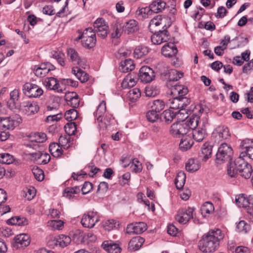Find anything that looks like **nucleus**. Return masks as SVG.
Wrapping results in <instances>:
<instances>
[{"label": "nucleus", "mask_w": 253, "mask_h": 253, "mask_svg": "<svg viewBox=\"0 0 253 253\" xmlns=\"http://www.w3.org/2000/svg\"><path fill=\"white\" fill-rule=\"evenodd\" d=\"M67 54L70 60L75 63L79 61L80 57L77 51L73 48H68L67 50Z\"/></svg>", "instance_id": "nucleus-47"}, {"label": "nucleus", "mask_w": 253, "mask_h": 253, "mask_svg": "<svg viewBox=\"0 0 253 253\" xmlns=\"http://www.w3.org/2000/svg\"><path fill=\"white\" fill-rule=\"evenodd\" d=\"M253 146V141L250 139H246L242 141L240 144L241 151H245Z\"/></svg>", "instance_id": "nucleus-60"}, {"label": "nucleus", "mask_w": 253, "mask_h": 253, "mask_svg": "<svg viewBox=\"0 0 253 253\" xmlns=\"http://www.w3.org/2000/svg\"><path fill=\"white\" fill-rule=\"evenodd\" d=\"M169 36V34L167 30H160L158 33L155 32L151 36V41L154 44H160L162 42L168 41Z\"/></svg>", "instance_id": "nucleus-19"}, {"label": "nucleus", "mask_w": 253, "mask_h": 253, "mask_svg": "<svg viewBox=\"0 0 253 253\" xmlns=\"http://www.w3.org/2000/svg\"><path fill=\"white\" fill-rule=\"evenodd\" d=\"M159 70L161 73L165 76H168L169 81H177L183 77V73L178 72L175 69H169L167 66L164 63L159 64Z\"/></svg>", "instance_id": "nucleus-9"}, {"label": "nucleus", "mask_w": 253, "mask_h": 253, "mask_svg": "<svg viewBox=\"0 0 253 253\" xmlns=\"http://www.w3.org/2000/svg\"><path fill=\"white\" fill-rule=\"evenodd\" d=\"M124 31L122 26L121 25H115L111 32V36L112 38H120Z\"/></svg>", "instance_id": "nucleus-51"}, {"label": "nucleus", "mask_w": 253, "mask_h": 253, "mask_svg": "<svg viewBox=\"0 0 253 253\" xmlns=\"http://www.w3.org/2000/svg\"><path fill=\"white\" fill-rule=\"evenodd\" d=\"M49 150L51 154L56 158L59 157L62 153L61 147L57 143L50 144L49 146Z\"/></svg>", "instance_id": "nucleus-35"}, {"label": "nucleus", "mask_w": 253, "mask_h": 253, "mask_svg": "<svg viewBox=\"0 0 253 253\" xmlns=\"http://www.w3.org/2000/svg\"><path fill=\"white\" fill-rule=\"evenodd\" d=\"M99 219L100 216L97 212L88 211L83 214L81 222L84 227L91 228L99 221Z\"/></svg>", "instance_id": "nucleus-5"}, {"label": "nucleus", "mask_w": 253, "mask_h": 253, "mask_svg": "<svg viewBox=\"0 0 253 253\" xmlns=\"http://www.w3.org/2000/svg\"><path fill=\"white\" fill-rule=\"evenodd\" d=\"M94 30L95 31L94 33H96L99 37L104 39L107 36L109 27L108 25H104Z\"/></svg>", "instance_id": "nucleus-52"}, {"label": "nucleus", "mask_w": 253, "mask_h": 253, "mask_svg": "<svg viewBox=\"0 0 253 253\" xmlns=\"http://www.w3.org/2000/svg\"><path fill=\"white\" fill-rule=\"evenodd\" d=\"M139 79L141 82L144 83H150L155 78L154 71L148 66L142 67L139 70Z\"/></svg>", "instance_id": "nucleus-11"}, {"label": "nucleus", "mask_w": 253, "mask_h": 253, "mask_svg": "<svg viewBox=\"0 0 253 253\" xmlns=\"http://www.w3.org/2000/svg\"><path fill=\"white\" fill-rule=\"evenodd\" d=\"M125 33L129 35L138 30L137 22L135 20H130L126 22L122 26Z\"/></svg>", "instance_id": "nucleus-24"}, {"label": "nucleus", "mask_w": 253, "mask_h": 253, "mask_svg": "<svg viewBox=\"0 0 253 253\" xmlns=\"http://www.w3.org/2000/svg\"><path fill=\"white\" fill-rule=\"evenodd\" d=\"M80 191V189L79 186L67 187L64 190L63 194V196L71 199L74 197V194L79 193Z\"/></svg>", "instance_id": "nucleus-40"}, {"label": "nucleus", "mask_w": 253, "mask_h": 253, "mask_svg": "<svg viewBox=\"0 0 253 253\" xmlns=\"http://www.w3.org/2000/svg\"><path fill=\"white\" fill-rule=\"evenodd\" d=\"M20 108L26 115L29 116L37 113L39 107L38 103L30 100H24L20 103Z\"/></svg>", "instance_id": "nucleus-10"}, {"label": "nucleus", "mask_w": 253, "mask_h": 253, "mask_svg": "<svg viewBox=\"0 0 253 253\" xmlns=\"http://www.w3.org/2000/svg\"><path fill=\"white\" fill-rule=\"evenodd\" d=\"M21 122V118L17 114L8 117L0 118V128L12 130L18 126Z\"/></svg>", "instance_id": "nucleus-4"}, {"label": "nucleus", "mask_w": 253, "mask_h": 253, "mask_svg": "<svg viewBox=\"0 0 253 253\" xmlns=\"http://www.w3.org/2000/svg\"><path fill=\"white\" fill-rule=\"evenodd\" d=\"M214 210V208L213 204L209 202H205L201 208V213L204 217L212 213Z\"/></svg>", "instance_id": "nucleus-36"}, {"label": "nucleus", "mask_w": 253, "mask_h": 253, "mask_svg": "<svg viewBox=\"0 0 253 253\" xmlns=\"http://www.w3.org/2000/svg\"><path fill=\"white\" fill-rule=\"evenodd\" d=\"M188 92V89L187 87L183 85L176 84L172 86L171 88V94L179 98L183 97L187 94Z\"/></svg>", "instance_id": "nucleus-27"}, {"label": "nucleus", "mask_w": 253, "mask_h": 253, "mask_svg": "<svg viewBox=\"0 0 253 253\" xmlns=\"http://www.w3.org/2000/svg\"><path fill=\"white\" fill-rule=\"evenodd\" d=\"M190 132L189 126L184 123H173L170 126V132L175 137H184Z\"/></svg>", "instance_id": "nucleus-6"}, {"label": "nucleus", "mask_w": 253, "mask_h": 253, "mask_svg": "<svg viewBox=\"0 0 253 253\" xmlns=\"http://www.w3.org/2000/svg\"><path fill=\"white\" fill-rule=\"evenodd\" d=\"M238 171L242 177L248 179L251 176L253 169L250 164L243 158L239 157L234 163H230L227 168V173L231 177H235Z\"/></svg>", "instance_id": "nucleus-2"}, {"label": "nucleus", "mask_w": 253, "mask_h": 253, "mask_svg": "<svg viewBox=\"0 0 253 253\" xmlns=\"http://www.w3.org/2000/svg\"><path fill=\"white\" fill-rule=\"evenodd\" d=\"M178 113V111L173 113L170 110H166L161 114L160 120L161 122L168 124L171 122L176 115H179Z\"/></svg>", "instance_id": "nucleus-28"}, {"label": "nucleus", "mask_w": 253, "mask_h": 253, "mask_svg": "<svg viewBox=\"0 0 253 253\" xmlns=\"http://www.w3.org/2000/svg\"><path fill=\"white\" fill-rule=\"evenodd\" d=\"M44 84L46 87L50 90H53L58 93H62L65 89L64 86L59 84V81L55 78H46L44 81Z\"/></svg>", "instance_id": "nucleus-13"}, {"label": "nucleus", "mask_w": 253, "mask_h": 253, "mask_svg": "<svg viewBox=\"0 0 253 253\" xmlns=\"http://www.w3.org/2000/svg\"><path fill=\"white\" fill-rule=\"evenodd\" d=\"M193 211L194 209L190 207L179 210L175 216V220L180 223L185 224L193 217Z\"/></svg>", "instance_id": "nucleus-12"}, {"label": "nucleus", "mask_w": 253, "mask_h": 253, "mask_svg": "<svg viewBox=\"0 0 253 253\" xmlns=\"http://www.w3.org/2000/svg\"><path fill=\"white\" fill-rule=\"evenodd\" d=\"M146 117L148 121L153 123L158 119V113L151 109V110L149 111L146 113Z\"/></svg>", "instance_id": "nucleus-56"}, {"label": "nucleus", "mask_w": 253, "mask_h": 253, "mask_svg": "<svg viewBox=\"0 0 253 253\" xmlns=\"http://www.w3.org/2000/svg\"><path fill=\"white\" fill-rule=\"evenodd\" d=\"M103 248L109 253H120L121 249L117 244L111 241H105L102 244Z\"/></svg>", "instance_id": "nucleus-26"}, {"label": "nucleus", "mask_w": 253, "mask_h": 253, "mask_svg": "<svg viewBox=\"0 0 253 253\" xmlns=\"http://www.w3.org/2000/svg\"><path fill=\"white\" fill-rule=\"evenodd\" d=\"M140 91L138 88L130 89L127 93L128 98L131 102H135L140 97Z\"/></svg>", "instance_id": "nucleus-45"}, {"label": "nucleus", "mask_w": 253, "mask_h": 253, "mask_svg": "<svg viewBox=\"0 0 253 253\" xmlns=\"http://www.w3.org/2000/svg\"><path fill=\"white\" fill-rule=\"evenodd\" d=\"M151 109L158 113L164 109L165 103L163 100H155L149 104Z\"/></svg>", "instance_id": "nucleus-42"}, {"label": "nucleus", "mask_w": 253, "mask_h": 253, "mask_svg": "<svg viewBox=\"0 0 253 253\" xmlns=\"http://www.w3.org/2000/svg\"><path fill=\"white\" fill-rule=\"evenodd\" d=\"M27 220L24 217L15 216L9 219L7 223L11 225H24L27 224Z\"/></svg>", "instance_id": "nucleus-39"}, {"label": "nucleus", "mask_w": 253, "mask_h": 253, "mask_svg": "<svg viewBox=\"0 0 253 253\" xmlns=\"http://www.w3.org/2000/svg\"><path fill=\"white\" fill-rule=\"evenodd\" d=\"M144 241V239L140 236H136L132 238L128 243V250L130 252L138 250Z\"/></svg>", "instance_id": "nucleus-21"}, {"label": "nucleus", "mask_w": 253, "mask_h": 253, "mask_svg": "<svg viewBox=\"0 0 253 253\" xmlns=\"http://www.w3.org/2000/svg\"><path fill=\"white\" fill-rule=\"evenodd\" d=\"M136 75L134 73L128 74L123 80L121 85L123 88L133 87L137 81Z\"/></svg>", "instance_id": "nucleus-23"}, {"label": "nucleus", "mask_w": 253, "mask_h": 253, "mask_svg": "<svg viewBox=\"0 0 253 253\" xmlns=\"http://www.w3.org/2000/svg\"><path fill=\"white\" fill-rule=\"evenodd\" d=\"M14 161L13 157L8 153L0 154V163L9 165Z\"/></svg>", "instance_id": "nucleus-48"}, {"label": "nucleus", "mask_w": 253, "mask_h": 253, "mask_svg": "<svg viewBox=\"0 0 253 253\" xmlns=\"http://www.w3.org/2000/svg\"><path fill=\"white\" fill-rule=\"evenodd\" d=\"M24 94L30 98H37L43 94V90L38 85L30 83H25L23 86Z\"/></svg>", "instance_id": "nucleus-7"}, {"label": "nucleus", "mask_w": 253, "mask_h": 253, "mask_svg": "<svg viewBox=\"0 0 253 253\" xmlns=\"http://www.w3.org/2000/svg\"><path fill=\"white\" fill-rule=\"evenodd\" d=\"M77 112L75 109L67 111L64 115L66 120L68 121H72L75 120L77 117Z\"/></svg>", "instance_id": "nucleus-55"}, {"label": "nucleus", "mask_w": 253, "mask_h": 253, "mask_svg": "<svg viewBox=\"0 0 253 253\" xmlns=\"http://www.w3.org/2000/svg\"><path fill=\"white\" fill-rule=\"evenodd\" d=\"M186 180V174L183 171H180L177 173L175 179L176 187L178 189L183 188Z\"/></svg>", "instance_id": "nucleus-37"}, {"label": "nucleus", "mask_w": 253, "mask_h": 253, "mask_svg": "<svg viewBox=\"0 0 253 253\" xmlns=\"http://www.w3.org/2000/svg\"><path fill=\"white\" fill-rule=\"evenodd\" d=\"M224 234L219 228L210 229L202 236L199 243V248L203 253H212L218 249Z\"/></svg>", "instance_id": "nucleus-1"}, {"label": "nucleus", "mask_w": 253, "mask_h": 253, "mask_svg": "<svg viewBox=\"0 0 253 253\" xmlns=\"http://www.w3.org/2000/svg\"><path fill=\"white\" fill-rule=\"evenodd\" d=\"M53 56L61 66H64L65 65V55L64 53L62 52L56 53Z\"/></svg>", "instance_id": "nucleus-61"}, {"label": "nucleus", "mask_w": 253, "mask_h": 253, "mask_svg": "<svg viewBox=\"0 0 253 253\" xmlns=\"http://www.w3.org/2000/svg\"><path fill=\"white\" fill-rule=\"evenodd\" d=\"M116 222L114 219H109L105 221L104 223L103 226L106 230L110 231L115 227Z\"/></svg>", "instance_id": "nucleus-63"}, {"label": "nucleus", "mask_w": 253, "mask_h": 253, "mask_svg": "<svg viewBox=\"0 0 253 253\" xmlns=\"http://www.w3.org/2000/svg\"><path fill=\"white\" fill-rule=\"evenodd\" d=\"M166 3L163 0H155L149 5L151 12L158 13L162 12L165 8Z\"/></svg>", "instance_id": "nucleus-25"}, {"label": "nucleus", "mask_w": 253, "mask_h": 253, "mask_svg": "<svg viewBox=\"0 0 253 253\" xmlns=\"http://www.w3.org/2000/svg\"><path fill=\"white\" fill-rule=\"evenodd\" d=\"M233 151L231 146L226 143H222L218 147L216 154L217 163L228 162L232 159Z\"/></svg>", "instance_id": "nucleus-3"}, {"label": "nucleus", "mask_w": 253, "mask_h": 253, "mask_svg": "<svg viewBox=\"0 0 253 253\" xmlns=\"http://www.w3.org/2000/svg\"><path fill=\"white\" fill-rule=\"evenodd\" d=\"M149 52L147 47L144 46H138L134 51V57L136 58H140L146 55Z\"/></svg>", "instance_id": "nucleus-43"}, {"label": "nucleus", "mask_w": 253, "mask_h": 253, "mask_svg": "<svg viewBox=\"0 0 253 253\" xmlns=\"http://www.w3.org/2000/svg\"><path fill=\"white\" fill-rule=\"evenodd\" d=\"M33 174L35 178L38 181H42L44 178V174L43 171L39 168L34 169L33 170Z\"/></svg>", "instance_id": "nucleus-62"}, {"label": "nucleus", "mask_w": 253, "mask_h": 253, "mask_svg": "<svg viewBox=\"0 0 253 253\" xmlns=\"http://www.w3.org/2000/svg\"><path fill=\"white\" fill-rule=\"evenodd\" d=\"M199 119V116L198 115H197V112L193 113L192 117L190 118L188 124H186L189 126L190 132L191 130V129H194V128H196L198 126Z\"/></svg>", "instance_id": "nucleus-44"}, {"label": "nucleus", "mask_w": 253, "mask_h": 253, "mask_svg": "<svg viewBox=\"0 0 253 253\" xmlns=\"http://www.w3.org/2000/svg\"><path fill=\"white\" fill-rule=\"evenodd\" d=\"M235 203L239 207L244 209L247 207L248 205H249L248 197L246 198L244 194H240L237 196L235 199Z\"/></svg>", "instance_id": "nucleus-41"}, {"label": "nucleus", "mask_w": 253, "mask_h": 253, "mask_svg": "<svg viewBox=\"0 0 253 253\" xmlns=\"http://www.w3.org/2000/svg\"><path fill=\"white\" fill-rule=\"evenodd\" d=\"M46 135L43 132H36L30 137V144L31 146H33L36 148L38 147L41 150L42 148V143H43L46 140Z\"/></svg>", "instance_id": "nucleus-18"}, {"label": "nucleus", "mask_w": 253, "mask_h": 253, "mask_svg": "<svg viewBox=\"0 0 253 253\" xmlns=\"http://www.w3.org/2000/svg\"><path fill=\"white\" fill-rule=\"evenodd\" d=\"M217 135L221 140L228 139L230 137V134L228 129L224 126H219L216 129Z\"/></svg>", "instance_id": "nucleus-38"}, {"label": "nucleus", "mask_w": 253, "mask_h": 253, "mask_svg": "<svg viewBox=\"0 0 253 253\" xmlns=\"http://www.w3.org/2000/svg\"><path fill=\"white\" fill-rule=\"evenodd\" d=\"M71 242V239L69 236L61 234L49 241L48 244L50 246H59L61 248H64L69 245Z\"/></svg>", "instance_id": "nucleus-17"}, {"label": "nucleus", "mask_w": 253, "mask_h": 253, "mask_svg": "<svg viewBox=\"0 0 253 253\" xmlns=\"http://www.w3.org/2000/svg\"><path fill=\"white\" fill-rule=\"evenodd\" d=\"M106 103L104 101H102L98 106L96 111L94 113V115L99 122H103L106 126H107L109 124L111 118L108 119L107 116L104 117V115L106 112Z\"/></svg>", "instance_id": "nucleus-14"}, {"label": "nucleus", "mask_w": 253, "mask_h": 253, "mask_svg": "<svg viewBox=\"0 0 253 253\" xmlns=\"http://www.w3.org/2000/svg\"><path fill=\"white\" fill-rule=\"evenodd\" d=\"M30 243V237L28 234H20L15 237L12 246L14 248L18 249L28 246Z\"/></svg>", "instance_id": "nucleus-15"}, {"label": "nucleus", "mask_w": 253, "mask_h": 253, "mask_svg": "<svg viewBox=\"0 0 253 253\" xmlns=\"http://www.w3.org/2000/svg\"><path fill=\"white\" fill-rule=\"evenodd\" d=\"M250 229V226L244 220L240 221L236 226V230L239 232L246 233Z\"/></svg>", "instance_id": "nucleus-50"}, {"label": "nucleus", "mask_w": 253, "mask_h": 253, "mask_svg": "<svg viewBox=\"0 0 253 253\" xmlns=\"http://www.w3.org/2000/svg\"><path fill=\"white\" fill-rule=\"evenodd\" d=\"M51 64L47 63L46 64H42L39 66H35L34 69V72L35 75L39 78L44 77L50 71L54 70L55 67L50 68Z\"/></svg>", "instance_id": "nucleus-20"}, {"label": "nucleus", "mask_w": 253, "mask_h": 253, "mask_svg": "<svg viewBox=\"0 0 253 253\" xmlns=\"http://www.w3.org/2000/svg\"><path fill=\"white\" fill-rule=\"evenodd\" d=\"M150 11H151V10H150L149 7H146L138 8L136 10V13L138 16L142 17L144 18H148V15Z\"/></svg>", "instance_id": "nucleus-58"}, {"label": "nucleus", "mask_w": 253, "mask_h": 253, "mask_svg": "<svg viewBox=\"0 0 253 253\" xmlns=\"http://www.w3.org/2000/svg\"><path fill=\"white\" fill-rule=\"evenodd\" d=\"M147 229V225L143 222L132 223L128 224L126 228V233L128 234H141Z\"/></svg>", "instance_id": "nucleus-16"}, {"label": "nucleus", "mask_w": 253, "mask_h": 253, "mask_svg": "<svg viewBox=\"0 0 253 253\" xmlns=\"http://www.w3.org/2000/svg\"><path fill=\"white\" fill-rule=\"evenodd\" d=\"M82 37H84V39L82 40L83 45L86 48L93 47L96 43V35L92 28H88L85 29L82 34Z\"/></svg>", "instance_id": "nucleus-8"}, {"label": "nucleus", "mask_w": 253, "mask_h": 253, "mask_svg": "<svg viewBox=\"0 0 253 253\" xmlns=\"http://www.w3.org/2000/svg\"><path fill=\"white\" fill-rule=\"evenodd\" d=\"M193 144V141L191 136L186 135L183 137L179 143V148L182 151H186L190 149Z\"/></svg>", "instance_id": "nucleus-31"}, {"label": "nucleus", "mask_w": 253, "mask_h": 253, "mask_svg": "<svg viewBox=\"0 0 253 253\" xmlns=\"http://www.w3.org/2000/svg\"><path fill=\"white\" fill-rule=\"evenodd\" d=\"M77 125L74 122H70L66 124L64 126V129L66 132L69 135H72L75 134L77 129Z\"/></svg>", "instance_id": "nucleus-54"}, {"label": "nucleus", "mask_w": 253, "mask_h": 253, "mask_svg": "<svg viewBox=\"0 0 253 253\" xmlns=\"http://www.w3.org/2000/svg\"><path fill=\"white\" fill-rule=\"evenodd\" d=\"M162 18L161 15H157L153 18L150 22L148 26L149 29L151 32H153L154 28L162 24Z\"/></svg>", "instance_id": "nucleus-46"}, {"label": "nucleus", "mask_w": 253, "mask_h": 253, "mask_svg": "<svg viewBox=\"0 0 253 253\" xmlns=\"http://www.w3.org/2000/svg\"><path fill=\"white\" fill-rule=\"evenodd\" d=\"M62 86L68 85L72 87H77L78 85V82L71 79H63L60 81Z\"/></svg>", "instance_id": "nucleus-59"}, {"label": "nucleus", "mask_w": 253, "mask_h": 253, "mask_svg": "<svg viewBox=\"0 0 253 253\" xmlns=\"http://www.w3.org/2000/svg\"><path fill=\"white\" fill-rule=\"evenodd\" d=\"M134 69L133 61L131 59H127L121 62L120 70L123 72H127Z\"/></svg>", "instance_id": "nucleus-33"}, {"label": "nucleus", "mask_w": 253, "mask_h": 253, "mask_svg": "<svg viewBox=\"0 0 253 253\" xmlns=\"http://www.w3.org/2000/svg\"><path fill=\"white\" fill-rule=\"evenodd\" d=\"M201 167L199 161L194 159H190L186 163L185 168L187 171L193 172L198 170Z\"/></svg>", "instance_id": "nucleus-30"}, {"label": "nucleus", "mask_w": 253, "mask_h": 253, "mask_svg": "<svg viewBox=\"0 0 253 253\" xmlns=\"http://www.w3.org/2000/svg\"><path fill=\"white\" fill-rule=\"evenodd\" d=\"M179 99L180 100L181 109L178 111V114H179L180 115L182 114L183 115V116L182 117L181 119L184 121L188 117L187 114L185 113H186L185 108L188 105L190 104V100L189 98H187V97H184L179 98Z\"/></svg>", "instance_id": "nucleus-34"}, {"label": "nucleus", "mask_w": 253, "mask_h": 253, "mask_svg": "<svg viewBox=\"0 0 253 253\" xmlns=\"http://www.w3.org/2000/svg\"><path fill=\"white\" fill-rule=\"evenodd\" d=\"M162 53L166 57L174 56L177 53V49L173 43L169 42L165 44L162 48Z\"/></svg>", "instance_id": "nucleus-22"}, {"label": "nucleus", "mask_w": 253, "mask_h": 253, "mask_svg": "<svg viewBox=\"0 0 253 253\" xmlns=\"http://www.w3.org/2000/svg\"><path fill=\"white\" fill-rule=\"evenodd\" d=\"M63 222L61 220H52L48 222V226L54 230H60L63 226Z\"/></svg>", "instance_id": "nucleus-57"}, {"label": "nucleus", "mask_w": 253, "mask_h": 253, "mask_svg": "<svg viewBox=\"0 0 253 253\" xmlns=\"http://www.w3.org/2000/svg\"><path fill=\"white\" fill-rule=\"evenodd\" d=\"M169 107L172 109H181L180 100L179 97H175L173 98L169 99Z\"/></svg>", "instance_id": "nucleus-53"}, {"label": "nucleus", "mask_w": 253, "mask_h": 253, "mask_svg": "<svg viewBox=\"0 0 253 253\" xmlns=\"http://www.w3.org/2000/svg\"><path fill=\"white\" fill-rule=\"evenodd\" d=\"M201 152L205 160L206 161L211 154L212 146L208 143H205L202 148Z\"/></svg>", "instance_id": "nucleus-49"}, {"label": "nucleus", "mask_w": 253, "mask_h": 253, "mask_svg": "<svg viewBox=\"0 0 253 253\" xmlns=\"http://www.w3.org/2000/svg\"><path fill=\"white\" fill-rule=\"evenodd\" d=\"M206 129L203 127H200L193 129L192 135L193 139L197 141H202L206 135Z\"/></svg>", "instance_id": "nucleus-32"}, {"label": "nucleus", "mask_w": 253, "mask_h": 253, "mask_svg": "<svg viewBox=\"0 0 253 253\" xmlns=\"http://www.w3.org/2000/svg\"><path fill=\"white\" fill-rule=\"evenodd\" d=\"M72 73L75 75L77 78L82 83L87 82L88 80V75L78 67H73L72 69Z\"/></svg>", "instance_id": "nucleus-29"}, {"label": "nucleus", "mask_w": 253, "mask_h": 253, "mask_svg": "<svg viewBox=\"0 0 253 253\" xmlns=\"http://www.w3.org/2000/svg\"><path fill=\"white\" fill-rule=\"evenodd\" d=\"M246 156H248L250 159L253 160V146L245 151H241L239 157L243 158Z\"/></svg>", "instance_id": "nucleus-64"}]
</instances>
